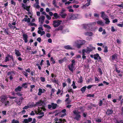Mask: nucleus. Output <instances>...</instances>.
<instances>
[{
    "label": "nucleus",
    "instance_id": "13",
    "mask_svg": "<svg viewBox=\"0 0 123 123\" xmlns=\"http://www.w3.org/2000/svg\"><path fill=\"white\" fill-rule=\"evenodd\" d=\"M64 48L67 49L73 50L74 49L71 45H69L64 46Z\"/></svg>",
    "mask_w": 123,
    "mask_h": 123
},
{
    "label": "nucleus",
    "instance_id": "41",
    "mask_svg": "<svg viewBox=\"0 0 123 123\" xmlns=\"http://www.w3.org/2000/svg\"><path fill=\"white\" fill-rule=\"evenodd\" d=\"M11 123H19V122L18 120L13 119L12 120Z\"/></svg>",
    "mask_w": 123,
    "mask_h": 123
},
{
    "label": "nucleus",
    "instance_id": "56",
    "mask_svg": "<svg viewBox=\"0 0 123 123\" xmlns=\"http://www.w3.org/2000/svg\"><path fill=\"white\" fill-rule=\"evenodd\" d=\"M29 105H28V106H25L24 107H23V109H25L26 110L28 108H29Z\"/></svg>",
    "mask_w": 123,
    "mask_h": 123
},
{
    "label": "nucleus",
    "instance_id": "48",
    "mask_svg": "<svg viewBox=\"0 0 123 123\" xmlns=\"http://www.w3.org/2000/svg\"><path fill=\"white\" fill-rule=\"evenodd\" d=\"M50 60L53 64H55V62L53 57H51Z\"/></svg>",
    "mask_w": 123,
    "mask_h": 123
},
{
    "label": "nucleus",
    "instance_id": "32",
    "mask_svg": "<svg viewBox=\"0 0 123 123\" xmlns=\"http://www.w3.org/2000/svg\"><path fill=\"white\" fill-rule=\"evenodd\" d=\"M30 19L29 18H24L22 20V21H25V22H27L28 23H30Z\"/></svg>",
    "mask_w": 123,
    "mask_h": 123
},
{
    "label": "nucleus",
    "instance_id": "40",
    "mask_svg": "<svg viewBox=\"0 0 123 123\" xmlns=\"http://www.w3.org/2000/svg\"><path fill=\"white\" fill-rule=\"evenodd\" d=\"M61 32L62 33H65L66 32H68V31L67 29H62V30L61 31Z\"/></svg>",
    "mask_w": 123,
    "mask_h": 123
},
{
    "label": "nucleus",
    "instance_id": "36",
    "mask_svg": "<svg viewBox=\"0 0 123 123\" xmlns=\"http://www.w3.org/2000/svg\"><path fill=\"white\" fill-rule=\"evenodd\" d=\"M60 15L61 16V17L63 18H65L67 15V14L66 13H64L63 14H60Z\"/></svg>",
    "mask_w": 123,
    "mask_h": 123
},
{
    "label": "nucleus",
    "instance_id": "3",
    "mask_svg": "<svg viewBox=\"0 0 123 123\" xmlns=\"http://www.w3.org/2000/svg\"><path fill=\"white\" fill-rule=\"evenodd\" d=\"M73 112L75 115L74 117V119H76L77 121L79 120L81 117V116L79 114L81 113L80 112L78 111L75 110Z\"/></svg>",
    "mask_w": 123,
    "mask_h": 123
},
{
    "label": "nucleus",
    "instance_id": "39",
    "mask_svg": "<svg viewBox=\"0 0 123 123\" xmlns=\"http://www.w3.org/2000/svg\"><path fill=\"white\" fill-rule=\"evenodd\" d=\"M30 26H36L37 25L36 24H35V23H30L28 24Z\"/></svg>",
    "mask_w": 123,
    "mask_h": 123
},
{
    "label": "nucleus",
    "instance_id": "20",
    "mask_svg": "<svg viewBox=\"0 0 123 123\" xmlns=\"http://www.w3.org/2000/svg\"><path fill=\"white\" fill-rule=\"evenodd\" d=\"M22 88V86H18L15 88V91L16 92H20L21 91V89Z\"/></svg>",
    "mask_w": 123,
    "mask_h": 123
},
{
    "label": "nucleus",
    "instance_id": "16",
    "mask_svg": "<svg viewBox=\"0 0 123 123\" xmlns=\"http://www.w3.org/2000/svg\"><path fill=\"white\" fill-rule=\"evenodd\" d=\"M94 58L95 60H98V59L99 60L101 59V58L99 56V54L97 53L94 55Z\"/></svg>",
    "mask_w": 123,
    "mask_h": 123
},
{
    "label": "nucleus",
    "instance_id": "55",
    "mask_svg": "<svg viewBox=\"0 0 123 123\" xmlns=\"http://www.w3.org/2000/svg\"><path fill=\"white\" fill-rule=\"evenodd\" d=\"M94 96V94H88L87 95V97H93Z\"/></svg>",
    "mask_w": 123,
    "mask_h": 123
},
{
    "label": "nucleus",
    "instance_id": "34",
    "mask_svg": "<svg viewBox=\"0 0 123 123\" xmlns=\"http://www.w3.org/2000/svg\"><path fill=\"white\" fill-rule=\"evenodd\" d=\"M39 4L35 3L33 5V6L37 9H39L40 8V6L39 5Z\"/></svg>",
    "mask_w": 123,
    "mask_h": 123
},
{
    "label": "nucleus",
    "instance_id": "45",
    "mask_svg": "<svg viewBox=\"0 0 123 123\" xmlns=\"http://www.w3.org/2000/svg\"><path fill=\"white\" fill-rule=\"evenodd\" d=\"M27 84L26 83H23L22 84V87H24L26 88H27Z\"/></svg>",
    "mask_w": 123,
    "mask_h": 123
},
{
    "label": "nucleus",
    "instance_id": "54",
    "mask_svg": "<svg viewBox=\"0 0 123 123\" xmlns=\"http://www.w3.org/2000/svg\"><path fill=\"white\" fill-rule=\"evenodd\" d=\"M95 82H97V83H98L99 81V80L98 79L97 77H95Z\"/></svg>",
    "mask_w": 123,
    "mask_h": 123
},
{
    "label": "nucleus",
    "instance_id": "7",
    "mask_svg": "<svg viewBox=\"0 0 123 123\" xmlns=\"http://www.w3.org/2000/svg\"><path fill=\"white\" fill-rule=\"evenodd\" d=\"M45 18V17L43 16H41L40 18H39V22H41V24H43Z\"/></svg>",
    "mask_w": 123,
    "mask_h": 123
},
{
    "label": "nucleus",
    "instance_id": "52",
    "mask_svg": "<svg viewBox=\"0 0 123 123\" xmlns=\"http://www.w3.org/2000/svg\"><path fill=\"white\" fill-rule=\"evenodd\" d=\"M111 31L112 32H114L115 31H116L117 30H115L114 28V27L113 26H112L111 27Z\"/></svg>",
    "mask_w": 123,
    "mask_h": 123
},
{
    "label": "nucleus",
    "instance_id": "53",
    "mask_svg": "<svg viewBox=\"0 0 123 123\" xmlns=\"http://www.w3.org/2000/svg\"><path fill=\"white\" fill-rule=\"evenodd\" d=\"M71 62H72V63H71V65H72L74 66L75 65V60H73Z\"/></svg>",
    "mask_w": 123,
    "mask_h": 123
},
{
    "label": "nucleus",
    "instance_id": "33",
    "mask_svg": "<svg viewBox=\"0 0 123 123\" xmlns=\"http://www.w3.org/2000/svg\"><path fill=\"white\" fill-rule=\"evenodd\" d=\"M29 107L30 108L32 107H35L36 106L35 105V104H34L33 102L30 103H29Z\"/></svg>",
    "mask_w": 123,
    "mask_h": 123
},
{
    "label": "nucleus",
    "instance_id": "29",
    "mask_svg": "<svg viewBox=\"0 0 123 123\" xmlns=\"http://www.w3.org/2000/svg\"><path fill=\"white\" fill-rule=\"evenodd\" d=\"M38 114L39 115H44V113L43 112H41V110L40 111V109L39 108V107H38Z\"/></svg>",
    "mask_w": 123,
    "mask_h": 123
},
{
    "label": "nucleus",
    "instance_id": "12",
    "mask_svg": "<svg viewBox=\"0 0 123 123\" xmlns=\"http://www.w3.org/2000/svg\"><path fill=\"white\" fill-rule=\"evenodd\" d=\"M101 16L104 19L107 17H108V16L105 14V12H102L101 13Z\"/></svg>",
    "mask_w": 123,
    "mask_h": 123
},
{
    "label": "nucleus",
    "instance_id": "58",
    "mask_svg": "<svg viewBox=\"0 0 123 123\" xmlns=\"http://www.w3.org/2000/svg\"><path fill=\"white\" fill-rule=\"evenodd\" d=\"M103 104V102L102 100H100L99 102V105L101 106Z\"/></svg>",
    "mask_w": 123,
    "mask_h": 123
},
{
    "label": "nucleus",
    "instance_id": "4",
    "mask_svg": "<svg viewBox=\"0 0 123 123\" xmlns=\"http://www.w3.org/2000/svg\"><path fill=\"white\" fill-rule=\"evenodd\" d=\"M61 21L58 20H54L53 21V25L54 27H57L61 24Z\"/></svg>",
    "mask_w": 123,
    "mask_h": 123
},
{
    "label": "nucleus",
    "instance_id": "23",
    "mask_svg": "<svg viewBox=\"0 0 123 123\" xmlns=\"http://www.w3.org/2000/svg\"><path fill=\"white\" fill-rule=\"evenodd\" d=\"M15 102L17 103V104L20 105H21V103L22 102V101L19 99L18 100L17 99H16L15 100Z\"/></svg>",
    "mask_w": 123,
    "mask_h": 123
},
{
    "label": "nucleus",
    "instance_id": "35",
    "mask_svg": "<svg viewBox=\"0 0 123 123\" xmlns=\"http://www.w3.org/2000/svg\"><path fill=\"white\" fill-rule=\"evenodd\" d=\"M86 88V86H85L81 88L80 90L83 93L85 91V90Z\"/></svg>",
    "mask_w": 123,
    "mask_h": 123
},
{
    "label": "nucleus",
    "instance_id": "38",
    "mask_svg": "<svg viewBox=\"0 0 123 123\" xmlns=\"http://www.w3.org/2000/svg\"><path fill=\"white\" fill-rule=\"evenodd\" d=\"M103 47H104V52H106V53L108 52V48H107V46H103Z\"/></svg>",
    "mask_w": 123,
    "mask_h": 123
},
{
    "label": "nucleus",
    "instance_id": "57",
    "mask_svg": "<svg viewBox=\"0 0 123 123\" xmlns=\"http://www.w3.org/2000/svg\"><path fill=\"white\" fill-rule=\"evenodd\" d=\"M65 10L64 8L62 9V10H61L60 14H63V13L65 11Z\"/></svg>",
    "mask_w": 123,
    "mask_h": 123
},
{
    "label": "nucleus",
    "instance_id": "21",
    "mask_svg": "<svg viewBox=\"0 0 123 123\" xmlns=\"http://www.w3.org/2000/svg\"><path fill=\"white\" fill-rule=\"evenodd\" d=\"M97 23L98 24L100 25L103 26H104L105 25V23L102 20L98 21L97 22Z\"/></svg>",
    "mask_w": 123,
    "mask_h": 123
},
{
    "label": "nucleus",
    "instance_id": "10",
    "mask_svg": "<svg viewBox=\"0 0 123 123\" xmlns=\"http://www.w3.org/2000/svg\"><path fill=\"white\" fill-rule=\"evenodd\" d=\"M23 40H24L25 43H27L28 42V35L25 34H24L23 35Z\"/></svg>",
    "mask_w": 123,
    "mask_h": 123
},
{
    "label": "nucleus",
    "instance_id": "11",
    "mask_svg": "<svg viewBox=\"0 0 123 123\" xmlns=\"http://www.w3.org/2000/svg\"><path fill=\"white\" fill-rule=\"evenodd\" d=\"M32 120V119L31 118H29L28 119H24L23 122V123H28L29 122H31Z\"/></svg>",
    "mask_w": 123,
    "mask_h": 123
},
{
    "label": "nucleus",
    "instance_id": "49",
    "mask_svg": "<svg viewBox=\"0 0 123 123\" xmlns=\"http://www.w3.org/2000/svg\"><path fill=\"white\" fill-rule=\"evenodd\" d=\"M69 99V98H68L66 99L65 100V101L66 102H67V103L68 104L71 102L70 101L68 100Z\"/></svg>",
    "mask_w": 123,
    "mask_h": 123
},
{
    "label": "nucleus",
    "instance_id": "22",
    "mask_svg": "<svg viewBox=\"0 0 123 123\" xmlns=\"http://www.w3.org/2000/svg\"><path fill=\"white\" fill-rule=\"evenodd\" d=\"M77 18L76 15L75 14H72L71 15L70 18L71 19L74 20Z\"/></svg>",
    "mask_w": 123,
    "mask_h": 123
},
{
    "label": "nucleus",
    "instance_id": "44",
    "mask_svg": "<svg viewBox=\"0 0 123 123\" xmlns=\"http://www.w3.org/2000/svg\"><path fill=\"white\" fill-rule=\"evenodd\" d=\"M43 26L44 27L48 29H51V27L49 25L46 24H44L43 25Z\"/></svg>",
    "mask_w": 123,
    "mask_h": 123
},
{
    "label": "nucleus",
    "instance_id": "26",
    "mask_svg": "<svg viewBox=\"0 0 123 123\" xmlns=\"http://www.w3.org/2000/svg\"><path fill=\"white\" fill-rule=\"evenodd\" d=\"M105 21V24L107 25H108L110 24V21L109 20V19L108 18V17H107L104 19Z\"/></svg>",
    "mask_w": 123,
    "mask_h": 123
},
{
    "label": "nucleus",
    "instance_id": "5",
    "mask_svg": "<svg viewBox=\"0 0 123 123\" xmlns=\"http://www.w3.org/2000/svg\"><path fill=\"white\" fill-rule=\"evenodd\" d=\"M57 112V113L55 114V116L58 115L59 117H64L66 115V113H63L59 111H58Z\"/></svg>",
    "mask_w": 123,
    "mask_h": 123
},
{
    "label": "nucleus",
    "instance_id": "51",
    "mask_svg": "<svg viewBox=\"0 0 123 123\" xmlns=\"http://www.w3.org/2000/svg\"><path fill=\"white\" fill-rule=\"evenodd\" d=\"M16 94L19 97L23 95V94L20 92H17Z\"/></svg>",
    "mask_w": 123,
    "mask_h": 123
},
{
    "label": "nucleus",
    "instance_id": "47",
    "mask_svg": "<svg viewBox=\"0 0 123 123\" xmlns=\"http://www.w3.org/2000/svg\"><path fill=\"white\" fill-rule=\"evenodd\" d=\"M53 16L55 18H58L59 17L58 14L57 13H54L53 14Z\"/></svg>",
    "mask_w": 123,
    "mask_h": 123
},
{
    "label": "nucleus",
    "instance_id": "8",
    "mask_svg": "<svg viewBox=\"0 0 123 123\" xmlns=\"http://www.w3.org/2000/svg\"><path fill=\"white\" fill-rule=\"evenodd\" d=\"M39 92L38 93V95H40L42 93L44 92L45 91V90L43 88H39L38 89Z\"/></svg>",
    "mask_w": 123,
    "mask_h": 123
},
{
    "label": "nucleus",
    "instance_id": "18",
    "mask_svg": "<svg viewBox=\"0 0 123 123\" xmlns=\"http://www.w3.org/2000/svg\"><path fill=\"white\" fill-rule=\"evenodd\" d=\"M15 54L18 57L21 56V54L19 50L15 49Z\"/></svg>",
    "mask_w": 123,
    "mask_h": 123
},
{
    "label": "nucleus",
    "instance_id": "59",
    "mask_svg": "<svg viewBox=\"0 0 123 123\" xmlns=\"http://www.w3.org/2000/svg\"><path fill=\"white\" fill-rule=\"evenodd\" d=\"M85 55V54H82V58L83 59H85L86 58V57Z\"/></svg>",
    "mask_w": 123,
    "mask_h": 123
},
{
    "label": "nucleus",
    "instance_id": "43",
    "mask_svg": "<svg viewBox=\"0 0 123 123\" xmlns=\"http://www.w3.org/2000/svg\"><path fill=\"white\" fill-rule=\"evenodd\" d=\"M96 86V85H90L88 86L87 88L88 89H89L91 88L92 86Z\"/></svg>",
    "mask_w": 123,
    "mask_h": 123
},
{
    "label": "nucleus",
    "instance_id": "2",
    "mask_svg": "<svg viewBox=\"0 0 123 123\" xmlns=\"http://www.w3.org/2000/svg\"><path fill=\"white\" fill-rule=\"evenodd\" d=\"M90 48L87 47L86 49H84L82 50V54H85L86 53L87 54H89L90 52L92 51L93 50H95V48L93 47L91 45H90Z\"/></svg>",
    "mask_w": 123,
    "mask_h": 123
},
{
    "label": "nucleus",
    "instance_id": "25",
    "mask_svg": "<svg viewBox=\"0 0 123 123\" xmlns=\"http://www.w3.org/2000/svg\"><path fill=\"white\" fill-rule=\"evenodd\" d=\"M51 104L52 105V108L53 109H55L57 106V104H56L54 103H52Z\"/></svg>",
    "mask_w": 123,
    "mask_h": 123
},
{
    "label": "nucleus",
    "instance_id": "63",
    "mask_svg": "<svg viewBox=\"0 0 123 123\" xmlns=\"http://www.w3.org/2000/svg\"><path fill=\"white\" fill-rule=\"evenodd\" d=\"M94 15L95 17H99V14L98 13H95L94 14Z\"/></svg>",
    "mask_w": 123,
    "mask_h": 123
},
{
    "label": "nucleus",
    "instance_id": "17",
    "mask_svg": "<svg viewBox=\"0 0 123 123\" xmlns=\"http://www.w3.org/2000/svg\"><path fill=\"white\" fill-rule=\"evenodd\" d=\"M22 6L23 8L26 10L27 11H29V8L26 5H25L23 3L22 4Z\"/></svg>",
    "mask_w": 123,
    "mask_h": 123
},
{
    "label": "nucleus",
    "instance_id": "37",
    "mask_svg": "<svg viewBox=\"0 0 123 123\" xmlns=\"http://www.w3.org/2000/svg\"><path fill=\"white\" fill-rule=\"evenodd\" d=\"M3 104H5V106H8L9 104V102L8 101H6Z\"/></svg>",
    "mask_w": 123,
    "mask_h": 123
},
{
    "label": "nucleus",
    "instance_id": "64",
    "mask_svg": "<svg viewBox=\"0 0 123 123\" xmlns=\"http://www.w3.org/2000/svg\"><path fill=\"white\" fill-rule=\"evenodd\" d=\"M116 5L119 7H122L123 8V4H121V5Z\"/></svg>",
    "mask_w": 123,
    "mask_h": 123
},
{
    "label": "nucleus",
    "instance_id": "62",
    "mask_svg": "<svg viewBox=\"0 0 123 123\" xmlns=\"http://www.w3.org/2000/svg\"><path fill=\"white\" fill-rule=\"evenodd\" d=\"M117 25L119 27H123V24H117Z\"/></svg>",
    "mask_w": 123,
    "mask_h": 123
},
{
    "label": "nucleus",
    "instance_id": "9",
    "mask_svg": "<svg viewBox=\"0 0 123 123\" xmlns=\"http://www.w3.org/2000/svg\"><path fill=\"white\" fill-rule=\"evenodd\" d=\"M11 56L12 55H10L9 54H7L6 55V56L5 57V62H7L8 61H9L10 60H11Z\"/></svg>",
    "mask_w": 123,
    "mask_h": 123
},
{
    "label": "nucleus",
    "instance_id": "61",
    "mask_svg": "<svg viewBox=\"0 0 123 123\" xmlns=\"http://www.w3.org/2000/svg\"><path fill=\"white\" fill-rule=\"evenodd\" d=\"M7 122V120L5 119L3 120H1V121L0 122L1 123H5Z\"/></svg>",
    "mask_w": 123,
    "mask_h": 123
},
{
    "label": "nucleus",
    "instance_id": "42",
    "mask_svg": "<svg viewBox=\"0 0 123 123\" xmlns=\"http://www.w3.org/2000/svg\"><path fill=\"white\" fill-rule=\"evenodd\" d=\"M72 86H73V89H75L77 88V87L75 85V83L74 82V81H73V84L71 85Z\"/></svg>",
    "mask_w": 123,
    "mask_h": 123
},
{
    "label": "nucleus",
    "instance_id": "14",
    "mask_svg": "<svg viewBox=\"0 0 123 123\" xmlns=\"http://www.w3.org/2000/svg\"><path fill=\"white\" fill-rule=\"evenodd\" d=\"M74 66L71 64L68 65V69L72 72L74 70Z\"/></svg>",
    "mask_w": 123,
    "mask_h": 123
},
{
    "label": "nucleus",
    "instance_id": "30",
    "mask_svg": "<svg viewBox=\"0 0 123 123\" xmlns=\"http://www.w3.org/2000/svg\"><path fill=\"white\" fill-rule=\"evenodd\" d=\"M66 121L65 120L63 119L62 120L61 119H60L59 120V121L55 122V123H63Z\"/></svg>",
    "mask_w": 123,
    "mask_h": 123
},
{
    "label": "nucleus",
    "instance_id": "1",
    "mask_svg": "<svg viewBox=\"0 0 123 123\" xmlns=\"http://www.w3.org/2000/svg\"><path fill=\"white\" fill-rule=\"evenodd\" d=\"M86 42V41L84 40H76L74 42L73 46L76 47L78 49H80Z\"/></svg>",
    "mask_w": 123,
    "mask_h": 123
},
{
    "label": "nucleus",
    "instance_id": "60",
    "mask_svg": "<svg viewBox=\"0 0 123 123\" xmlns=\"http://www.w3.org/2000/svg\"><path fill=\"white\" fill-rule=\"evenodd\" d=\"M4 29V32L5 33H6L7 34H8V31L7 30H6V29Z\"/></svg>",
    "mask_w": 123,
    "mask_h": 123
},
{
    "label": "nucleus",
    "instance_id": "15",
    "mask_svg": "<svg viewBox=\"0 0 123 123\" xmlns=\"http://www.w3.org/2000/svg\"><path fill=\"white\" fill-rule=\"evenodd\" d=\"M43 104V102L41 100L37 102L35 104V105L36 106H40L42 105Z\"/></svg>",
    "mask_w": 123,
    "mask_h": 123
},
{
    "label": "nucleus",
    "instance_id": "19",
    "mask_svg": "<svg viewBox=\"0 0 123 123\" xmlns=\"http://www.w3.org/2000/svg\"><path fill=\"white\" fill-rule=\"evenodd\" d=\"M64 28V26H60L58 28H56L55 31H61Z\"/></svg>",
    "mask_w": 123,
    "mask_h": 123
},
{
    "label": "nucleus",
    "instance_id": "24",
    "mask_svg": "<svg viewBox=\"0 0 123 123\" xmlns=\"http://www.w3.org/2000/svg\"><path fill=\"white\" fill-rule=\"evenodd\" d=\"M113 113V111L111 109L108 110L106 112V113L108 115L111 114Z\"/></svg>",
    "mask_w": 123,
    "mask_h": 123
},
{
    "label": "nucleus",
    "instance_id": "46",
    "mask_svg": "<svg viewBox=\"0 0 123 123\" xmlns=\"http://www.w3.org/2000/svg\"><path fill=\"white\" fill-rule=\"evenodd\" d=\"M23 73L24 74V75L25 76V77H27L28 76V74L27 73H26V71H22Z\"/></svg>",
    "mask_w": 123,
    "mask_h": 123
},
{
    "label": "nucleus",
    "instance_id": "31",
    "mask_svg": "<svg viewBox=\"0 0 123 123\" xmlns=\"http://www.w3.org/2000/svg\"><path fill=\"white\" fill-rule=\"evenodd\" d=\"M52 82L56 84H57L58 83V81L57 79L54 78L52 80Z\"/></svg>",
    "mask_w": 123,
    "mask_h": 123
},
{
    "label": "nucleus",
    "instance_id": "27",
    "mask_svg": "<svg viewBox=\"0 0 123 123\" xmlns=\"http://www.w3.org/2000/svg\"><path fill=\"white\" fill-rule=\"evenodd\" d=\"M85 35L86 36H91L92 35L93 33L91 32H86L84 33Z\"/></svg>",
    "mask_w": 123,
    "mask_h": 123
},
{
    "label": "nucleus",
    "instance_id": "50",
    "mask_svg": "<svg viewBox=\"0 0 123 123\" xmlns=\"http://www.w3.org/2000/svg\"><path fill=\"white\" fill-rule=\"evenodd\" d=\"M40 79L41 81L42 82H44L45 81V78L43 77H41Z\"/></svg>",
    "mask_w": 123,
    "mask_h": 123
},
{
    "label": "nucleus",
    "instance_id": "28",
    "mask_svg": "<svg viewBox=\"0 0 123 123\" xmlns=\"http://www.w3.org/2000/svg\"><path fill=\"white\" fill-rule=\"evenodd\" d=\"M8 25L9 26V27L11 29H14L15 28H16V30H17V28H16L15 26H12L11 24L9 23L8 24Z\"/></svg>",
    "mask_w": 123,
    "mask_h": 123
},
{
    "label": "nucleus",
    "instance_id": "6",
    "mask_svg": "<svg viewBox=\"0 0 123 123\" xmlns=\"http://www.w3.org/2000/svg\"><path fill=\"white\" fill-rule=\"evenodd\" d=\"M1 99L0 100L1 102L3 103L8 98V96L7 95H3L1 97Z\"/></svg>",
    "mask_w": 123,
    "mask_h": 123
}]
</instances>
